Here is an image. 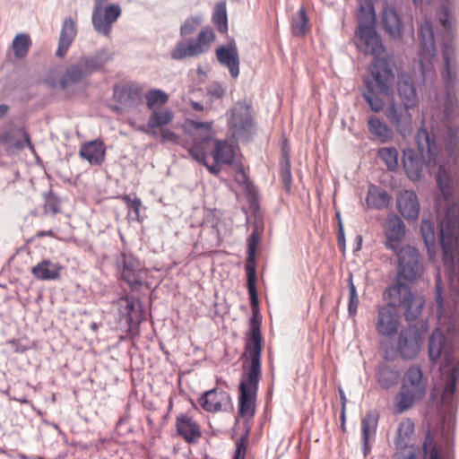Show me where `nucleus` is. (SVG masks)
I'll list each match as a JSON object with an SVG mask.
<instances>
[{
    "label": "nucleus",
    "mask_w": 459,
    "mask_h": 459,
    "mask_svg": "<svg viewBox=\"0 0 459 459\" xmlns=\"http://www.w3.org/2000/svg\"><path fill=\"white\" fill-rule=\"evenodd\" d=\"M437 180L443 195V201L437 203V219L440 232L444 261L448 274L449 299L454 303L455 310H459V257L456 247L459 239V205L449 201L456 188L454 170L446 165H440Z\"/></svg>",
    "instance_id": "f257e3e1"
},
{
    "label": "nucleus",
    "mask_w": 459,
    "mask_h": 459,
    "mask_svg": "<svg viewBox=\"0 0 459 459\" xmlns=\"http://www.w3.org/2000/svg\"><path fill=\"white\" fill-rule=\"evenodd\" d=\"M185 133L187 138L185 146L190 156L204 165L212 175H219L221 164H231L236 152L226 140L213 138L212 123L189 120L186 123Z\"/></svg>",
    "instance_id": "f03ea898"
},
{
    "label": "nucleus",
    "mask_w": 459,
    "mask_h": 459,
    "mask_svg": "<svg viewBox=\"0 0 459 459\" xmlns=\"http://www.w3.org/2000/svg\"><path fill=\"white\" fill-rule=\"evenodd\" d=\"M420 96L411 74L398 75L395 95L386 103L385 115L397 133L405 137L412 132V113L418 108Z\"/></svg>",
    "instance_id": "7ed1b4c3"
},
{
    "label": "nucleus",
    "mask_w": 459,
    "mask_h": 459,
    "mask_svg": "<svg viewBox=\"0 0 459 459\" xmlns=\"http://www.w3.org/2000/svg\"><path fill=\"white\" fill-rule=\"evenodd\" d=\"M261 342L259 322L254 317L250 325V338L246 344L250 365L239 385V415L243 418H252L255 414V396L261 377Z\"/></svg>",
    "instance_id": "20e7f679"
},
{
    "label": "nucleus",
    "mask_w": 459,
    "mask_h": 459,
    "mask_svg": "<svg viewBox=\"0 0 459 459\" xmlns=\"http://www.w3.org/2000/svg\"><path fill=\"white\" fill-rule=\"evenodd\" d=\"M401 379L402 385L393 401L394 414H403L423 400L428 388V378L418 365L409 367Z\"/></svg>",
    "instance_id": "39448f33"
},
{
    "label": "nucleus",
    "mask_w": 459,
    "mask_h": 459,
    "mask_svg": "<svg viewBox=\"0 0 459 459\" xmlns=\"http://www.w3.org/2000/svg\"><path fill=\"white\" fill-rule=\"evenodd\" d=\"M398 259V275L407 281H413L423 274V257L412 246H403L394 252Z\"/></svg>",
    "instance_id": "423d86ee"
},
{
    "label": "nucleus",
    "mask_w": 459,
    "mask_h": 459,
    "mask_svg": "<svg viewBox=\"0 0 459 459\" xmlns=\"http://www.w3.org/2000/svg\"><path fill=\"white\" fill-rule=\"evenodd\" d=\"M215 39V33L212 28H203L196 39L182 40L177 43L171 53L175 60L194 57L207 52Z\"/></svg>",
    "instance_id": "0eeeda50"
},
{
    "label": "nucleus",
    "mask_w": 459,
    "mask_h": 459,
    "mask_svg": "<svg viewBox=\"0 0 459 459\" xmlns=\"http://www.w3.org/2000/svg\"><path fill=\"white\" fill-rule=\"evenodd\" d=\"M389 295L394 302L403 307V315L407 321L418 318L425 306L424 298L412 294L410 288L404 283L399 282L391 287Z\"/></svg>",
    "instance_id": "6e6552de"
},
{
    "label": "nucleus",
    "mask_w": 459,
    "mask_h": 459,
    "mask_svg": "<svg viewBox=\"0 0 459 459\" xmlns=\"http://www.w3.org/2000/svg\"><path fill=\"white\" fill-rule=\"evenodd\" d=\"M422 337L415 325L403 328L394 342L393 348L396 354L404 360L413 359L420 351Z\"/></svg>",
    "instance_id": "1a4fd4ad"
},
{
    "label": "nucleus",
    "mask_w": 459,
    "mask_h": 459,
    "mask_svg": "<svg viewBox=\"0 0 459 459\" xmlns=\"http://www.w3.org/2000/svg\"><path fill=\"white\" fill-rule=\"evenodd\" d=\"M375 22L360 21L355 32V44L361 51L377 57L385 51L380 36L377 34Z\"/></svg>",
    "instance_id": "9d476101"
},
{
    "label": "nucleus",
    "mask_w": 459,
    "mask_h": 459,
    "mask_svg": "<svg viewBox=\"0 0 459 459\" xmlns=\"http://www.w3.org/2000/svg\"><path fill=\"white\" fill-rule=\"evenodd\" d=\"M229 126L236 140L247 139L254 130L250 107L246 103H236L230 110Z\"/></svg>",
    "instance_id": "9b49d317"
},
{
    "label": "nucleus",
    "mask_w": 459,
    "mask_h": 459,
    "mask_svg": "<svg viewBox=\"0 0 459 459\" xmlns=\"http://www.w3.org/2000/svg\"><path fill=\"white\" fill-rule=\"evenodd\" d=\"M369 72L371 79L366 81L368 90H377L380 93L388 94L394 81L390 64L383 58L375 57Z\"/></svg>",
    "instance_id": "f8f14e48"
},
{
    "label": "nucleus",
    "mask_w": 459,
    "mask_h": 459,
    "mask_svg": "<svg viewBox=\"0 0 459 459\" xmlns=\"http://www.w3.org/2000/svg\"><path fill=\"white\" fill-rule=\"evenodd\" d=\"M94 3L91 22L94 30L103 35L108 36L112 24L121 16L122 9L118 4Z\"/></svg>",
    "instance_id": "ddd939ff"
},
{
    "label": "nucleus",
    "mask_w": 459,
    "mask_h": 459,
    "mask_svg": "<svg viewBox=\"0 0 459 459\" xmlns=\"http://www.w3.org/2000/svg\"><path fill=\"white\" fill-rule=\"evenodd\" d=\"M436 18L442 26L443 29V42H442V52L445 61V70L443 72V77L446 81L447 84L453 85L454 83V74L452 71V57H453V47L450 41L451 39V22L449 21L448 11L445 6H442L437 11Z\"/></svg>",
    "instance_id": "4468645a"
},
{
    "label": "nucleus",
    "mask_w": 459,
    "mask_h": 459,
    "mask_svg": "<svg viewBox=\"0 0 459 459\" xmlns=\"http://www.w3.org/2000/svg\"><path fill=\"white\" fill-rule=\"evenodd\" d=\"M121 278L132 290H138L146 278V270L141 262L130 254H123L118 260Z\"/></svg>",
    "instance_id": "2eb2a0df"
},
{
    "label": "nucleus",
    "mask_w": 459,
    "mask_h": 459,
    "mask_svg": "<svg viewBox=\"0 0 459 459\" xmlns=\"http://www.w3.org/2000/svg\"><path fill=\"white\" fill-rule=\"evenodd\" d=\"M198 403L208 412L228 411L233 408L230 395L220 388L203 393Z\"/></svg>",
    "instance_id": "dca6fc26"
},
{
    "label": "nucleus",
    "mask_w": 459,
    "mask_h": 459,
    "mask_svg": "<svg viewBox=\"0 0 459 459\" xmlns=\"http://www.w3.org/2000/svg\"><path fill=\"white\" fill-rule=\"evenodd\" d=\"M400 316L395 306L389 304L378 309L377 331L382 336H391L398 330Z\"/></svg>",
    "instance_id": "f3484780"
},
{
    "label": "nucleus",
    "mask_w": 459,
    "mask_h": 459,
    "mask_svg": "<svg viewBox=\"0 0 459 459\" xmlns=\"http://www.w3.org/2000/svg\"><path fill=\"white\" fill-rule=\"evenodd\" d=\"M259 243V237L255 232H253L248 239V263L246 266L247 275V290L250 297L251 306L253 308L258 306V299L256 292V273L255 267L252 264L255 259L256 246Z\"/></svg>",
    "instance_id": "a211bd4d"
},
{
    "label": "nucleus",
    "mask_w": 459,
    "mask_h": 459,
    "mask_svg": "<svg viewBox=\"0 0 459 459\" xmlns=\"http://www.w3.org/2000/svg\"><path fill=\"white\" fill-rule=\"evenodd\" d=\"M405 235V225L397 215H390L385 225V247L395 252L401 247V241Z\"/></svg>",
    "instance_id": "6ab92c4d"
},
{
    "label": "nucleus",
    "mask_w": 459,
    "mask_h": 459,
    "mask_svg": "<svg viewBox=\"0 0 459 459\" xmlns=\"http://www.w3.org/2000/svg\"><path fill=\"white\" fill-rule=\"evenodd\" d=\"M215 54L219 63L229 69L233 78H237L239 74V56L235 42L230 41L227 45L220 46Z\"/></svg>",
    "instance_id": "aec40b11"
},
{
    "label": "nucleus",
    "mask_w": 459,
    "mask_h": 459,
    "mask_svg": "<svg viewBox=\"0 0 459 459\" xmlns=\"http://www.w3.org/2000/svg\"><path fill=\"white\" fill-rule=\"evenodd\" d=\"M118 311L129 325H138L143 318L140 300L134 297H124L118 300Z\"/></svg>",
    "instance_id": "412c9836"
},
{
    "label": "nucleus",
    "mask_w": 459,
    "mask_h": 459,
    "mask_svg": "<svg viewBox=\"0 0 459 459\" xmlns=\"http://www.w3.org/2000/svg\"><path fill=\"white\" fill-rule=\"evenodd\" d=\"M421 50L420 53V66L423 69V63L430 60L436 56V45L434 32L431 23L425 21L420 28Z\"/></svg>",
    "instance_id": "4be33fe9"
},
{
    "label": "nucleus",
    "mask_w": 459,
    "mask_h": 459,
    "mask_svg": "<svg viewBox=\"0 0 459 459\" xmlns=\"http://www.w3.org/2000/svg\"><path fill=\"white\" fill-rule=\"evenodd\" d=\"M64 266L50 259H43L31 268V274L39 281H56L61 278Z\"/></svg>",
    "instance_id": "5701e85b"
},
{
    "label": "nucleus",
    "mask_w": 459,
    "mask_h": 459,
    "mask_svg": "<svg viewBox=\"0 0 459 459\" xmlns=\"http://www.w3.org/2000/svg\"><path fill=\"white\" fill-rule=\"evenodd\" d=\"M418 149L421 158L428 166L436 165L437 160V147L435 142L430 140L426 129L420 128L416 135Z\"/></svg>",
    "instance_id": "b1692460"
},
{
    "label": "nucleus",
    "mask_w": 459,
    "mask_h": 459,
    "mask_svg": "<svg viewBox=\"0 0 459 459\" xmlns=\"http://www.w3.org/2000/svg\"><path fill=\"white\" fill-rule=\"evenodd\" d=\"M445 362L440 367L443 375L448 374L449 378L443 392L442 399L447 401L453 397L455 393V379L459 372V364L455 358H451L445 352Z\"/></svg>",
    "instance_id": "393cba45"
},
{
    "label": "nucleus",
    "mask_w": 459,
    "mask_h": 459,
    "mask_svg": "<svg viewBox=\"0 0 459 459\" xmlns=\"http://www.w3.org/2000/svg\"><path fill=\"white\" fill-rule=\"evenodd\" d=\"M397 206L402 215L408 220H415L420 213V204L413 191L405 190L397 197Z\"/></svg>",
    "instance_id": "a878e982"
},
{
    "label": "nucleus",
    "mask_w": 459,
    "mask_h": 459,
    "mask_svg": "<svg viewBox=\"0 0 459 459\" xmlns=\"http://www.w3.org/2000/svg\"><path fill=\"white\" fill-rule=\"evenodd\" d=\"M376 378L382 389L389 390L398 385L401 375L396 368L386 363H380L376 369Z\"/></svg>",
    "instance_id": "bb28decb"
},
{
    "label": "nucleus",
    "mask_w": 459,
    "mask_h": 459,
    "mask_svg": "<svg viewBox=\"0 0 459 459\" xmlns=\"http://www.w3.org/2000/svg\"><path fill=\"white\" fill-rule=\"evenodd\" d=\"M106 148L102 141L93 140L83 143L80 149V156L91 165H100L105 159Z\"/></svg>",
    "instance_id": "cd10ccee"
},
{
    "label": "nucleus",
    "mask_w": 459,
    "mask_h": 459,
    "mask_svg": "<svg viewBox=\"0 0 459 459\" xmlns=\"http://www.w3.org/2000/svg\"><path fill=\"white\" fill-rule=\"evenodd\" d=\"M76 24L74 19L72 17L65 18L60 31L58 48L56 52L57 56L63 57L66 54L76 36Z\"/></svg>",
    "instance_id": "c85d7f7f"
},
{
    "label": "nucleus",
    "mask_w": 459,
    "mask_h": 459,
    "mask_svg": "<svg viewBox=\"0 0 459 459\" xmlns=\"http://www.w3.org/2000/svg\"><path fill=\"white\" fill-rule=\"evenodd\" d=\"M382 22L385 32L393 39H399L402 37V22L397 12L386 6L382 13Z\"/></svg>",
    "instance_id": "c756f323"
},
{
    "label": "nucleus",
    "mask_w": 459,
    "mask_h": 459,
    "mask_svg": "<svg viewBox=\"0 0 459 459\" xmlns=\"http://www.w3.org/2000/svg\"><path fill=\"white\" fill-rule=\"evenodd\" d=\"M368 128L369 133L382 143H388L394 138L392 128L376 116H370L368 118Z\"/></svg>",
    "instance_id": "7c9ffc66"
},
{
    "label": "nucleus",
    "mask_w": 459,
    "mask_h": 459,
    "mask_svg": "<svg viewBox=\"0 0 459 459\" xmlns=\"http://www.w3.org/2000/svg\"><path fill=\"white\" fill-rule=\"evenodd\" d=\"M84 67L90 74L101 70L105 65L113 59L112 54L105 48L100 49L93 55L82 56Z\"/></svg>",
    "instance_id": "2f4dec72"
},
{
    "label": "nucleus",
    "mask_w": 459,
    "mask_h": 459,
    "mask_svg": "<svg viewBox=\"0 0 459 459\" xmlns=\"http://www.w3.org/2000/svg\"><path fill=\"white\" fill-rule=\"evenodd\" d=\"M173 117V113L168 108L154 109L148 119V126L151 128L152 136L158 138V131L170 124Z\"/></svg>",
    "instance_id": "473e14b6"
},
{
    "label": "nucleus",
    "mask_w": 459,
    "mask_h": 459,
    "mask_svg": "<svg viewBox=\"0 0 459 459\" xmlns=\"http://www.w3.org/2000/svg\"><path fill=\"white\" fill-rule=\"evenodd\" d=\"M413 432L414 424L410 419H404L400 422L394 439V445L397 450L414 448L410 446Z\"/></svg>",
    "instance_id": "72a5a7b5"
},
{
    "label": "nucleus",
    "mask_w": 459,
    "mask_h": 459,
    "mask_svg": "<svg viewBox=\"0 0 459 459\" xmlns=\"http://www.w3.org/2000/svg\"><path fill=\"white\" fill-rule=\"evenodd\" d=\"M177 429L178 434L187 442H194L201 436L197 423L190 417L183 415L178 418Z\"/></svg>",
    "instance_id": "f704fd0d"
},
{
    "label": "nucleus",
    "mask_w": 459,
    "mask_h": 459,
    "mask_svg": "<svg viewBox=\"0 0 459 459\" xmlns=\"http://www.w3.org/2000/svg\"><path fill=\"white\" fill-rule=\"evenodd\" d=\"M113 95L117 101L128 107L136 105L142 98L139 90L131 85L115 87Z\"/></svg>",
    "instance_id": "c9c22d12"
},
{
    "label": "nucleus",
    "mask_w": 459,
    "mask_h": 459,
    "mask_svg": "<svg viewBox=\"0 0 459 459\" xmlns=\"http://www.w3.org/2000/svg\"><path fill=\"white\" fill-rule=\"evenodd\" d=\"M390 198L388 194L381 190L379 187L370 185L368 186L366 203L368 208L381 210L385 208L389 204Z\"/></svg>",
    "instance_id": "e433bc0d"
},
{
    "label": "nucleus",
    "mask_w": 459,
    "mask_h": 459,
    "mask_svg": "<svg viewBox=\"0 0 459 459\" xmlns=\"http://www.w3.org/2000/svg\"><path fill=\"white\" fill-rule=\"evenodd\" d=\"M88 75H90V73L86 71L82 59H80L76 65L70 66L66 70L61 79L60 85L63 89H65L69 84L76 83Z\"/></svg>",
    "instance_id": "4c0bfd02"
},
{
    "label": "nucleus",
    "mask_w": 459,
    "mask_h": 459,
    "mask_svg": "<svg viewBox=\"0 0 459 459\" xmlns=\"http://www.w3.org/2000/svg\"><path fill=\"white\" fill-rule=\"evenodd\" d=\"M403 168L408 177L413 181L419 180L421 176V162L417 159L411 150H406L403 152Z\"/></svg>",
    "instance_id": "58836bf2"
},
{
    "label": "nucleus",
    "mask_w": 459,
    "mask_h": 459,
    "mask_svg": "<svg viewBox=\"0 0 459 459\" xmlns=\"http://www.w3.org/2000/svg\"><path fill=\"white\" fill-rule=\"evenodd\" d=\"M5 141L17 150H22L25 146L33 150L30 138L23 128H14L5 134Z\"/></svg>",
    "instance_id": "ea45409f"
},
{
    "label": "nucleus",
    "mask_w": 459,
    "mask_h": 459,
    "mask_svg": "<svg viewBox=\"0 0 459 459\" xmlns=\"http://www.w3.org/2000/svg\"><path fill=\"white\" fill-rule=\"evenodd\" d=\"M445 343V336L439 330H435L429 341V359L435 364L441 356Z\"/></svg>",
    "instance_id": "a19ab883"
},
{
    "label": "nucleus",
    "mask_w": 459,
    "mask_h": 459,
    "mask_svg": "<svg viewBox=\"0 0 459 459\" xmlns=\"http://www.w3.org/2000/svg\"><path fill=\"white\" fill-rule=\"evenodd\" d=\"M420 230L428 253L432 256L435 254V230L433 223L429 221L423 220Z\"/></svg>",
    "instance_id": "79ce46f5"
},
{
    "label": "nucleus",
    "mask_w": 459,
    "mask_h": 459,
    "mask_svg": "<svg viewBox=\"0 0 459 459\" xmlns=\"http://www.w3.org/2000/svg\"><path fill=\"white\" fill-rule=\"evenodd\" d=\"M31 45L30 38L26 33H20L13 39L12 47L17 58H23Z\"/></svg>",
    "instance_id": "37998d69"
},
{
    "label": "nucleus",
    "mask_w": 459,
    "mask_h": 459,
    "mask_svg": "<svg viewBox=\"0 0 459 459\" xmlns=\"http://www.w3.org/2000/svg\"><path fill=\"white\" fill-rule=\"evenodd\" d=\"M378 157L386 165L389 170L398 168V151L394 147H385L378 151Z\"/></svg>",
    "instance_id": "c03bdc74"
},
{
    "label": "nucleus",
    "mask_w": 459,
    "mask_h": 459,
    "mask_svg": "<svg viewBox=\"0 0 459 459\" xmlns=\"http://www.w3.org/2000/svg\"><path fill=\"white\" fill-rule=\"evenodd\" d=\"M377 428V419L370 413L367 414L361 420L362 439L364 443V453L368 450V442Z\"/></svg>",
    "instance_id": "a18cd8bd"
},
{
    "label": "nucleus",
    "mask_w": 459,
    "mask_h": 459,
    "mask_svg": "<svg viewBox=\"0 0 459 459\" xmlns=\"http://www.w3.org/2000/svg\"><path fill=\"white\" fill-rule=\"evenodd\" d=\"M422 449L424 454V459H450L448 457H444L440 454V451L437 448L434 437H432V434L429 430L427 432V435L425 437Z\"/></svg>",
    "instance_id": "49530a36"
},
{
    "label": "nucleus",
    "mask_w": 459,
    "mask_h": 459,
    "mask_svg": "<svg viewBox=\"0 0 459 459\" xmlns=\"http://www.w3.org/2000/svg\"><path fill=\"white\" fill-rule=\"evenodd\" d=\"M308 18L304 8H300L293 16L291 28L296 36H303L307 30Z\"/></svg>",
    "instance_id": "de8ad7c7"
},
{
    "label": "nucleus",
    "mask_w": 459,
    "mask_h": 459,
    "mask_svg": "<svg viewBox=\"0 0 459 459\" xmlns=\"http://www.w3.org/2000/svg\"><path fill=\"white\" fill-rule=\"evenodd\" d=\"M212 21L220 32L225 33L228 30L227 12L224 3H219L215 6Z\"/></svg>",
    "instance_id": "09e8293b"
},
{
    "label": "nucleus",
    "mask_w": 459,
    "mask_h": 459,
    "mask_svg": "<svg viewBox=\"0 0 459 459\" xmlns=\"http://www.w3.org/2000/svg\"><path fill=\"white\" fill-rule=\"evenodd\" d=\"M359 2V17L358 20L368 21V22H375L376 15L372 0H358Z\"/></svg>",
    "instance_id": "8fccbe9b"
},
{
    "label": "nucleus",
    "mask_w": 459,
    "mask_h": 459,
    "mask_svg": "<svg viewBox=\"0 0 459 459\" xmlns=\"http://www.w3.org/2000/svg\"><path fill=\"white\" fill-rule=\"evenodd\" d=\"M281 178L282 184L284 186V188L287 191H290L291 188L292 184V176H291V169H290V162L289 156L287 153H283L281 160Z\"/></svg>",
    "instance_id": "3c124183"
},
{
    "label": "nucleus",
    "mask_w": 459,
    "mask_h": 459,
    "mask_svg": "<svg viewBox=\"0 0 459 459\" xmlns=\"http://www.w3.org/2000/svg\"><path fill=\"white\" fill-rule=\"evenodd\" d=\"M122 200L125 202L127 208L131 210L128 216L131 217L132 220L140 221V209L142 207V201L135 195L132 197L131 195H126L122 196Z\"/></svg>",
    "instance_id": "603ef678"
},
{
    "label": "nucleus",
    "mask_w": 459,
    "mask_h": 459,
    "mask_svg": "<svg viewBox=\"0 0 459 459\" xmlns=\"http://www.w3.org/2000/svg\"><path fill=\"white\" fill-rule=\"evenodd\" d=\"M147 100V107L150 109H154L158 106H161L168 101V96L166 93L160 90H152L145 94Z\"/></svg>",
    "instance_id": "864d4df0"
},
{
    "label": "nucleus",
    "mask_w": 459,
    "mask_h": 459,
    "mask_svg": "<svg viewBox=\"0 0 459 459\" xmlns=\"http://www.w3.org/2000/svg\"><path fill=\"white\" fill-rule=\"evenodd\" d=\"M375 90H368L367 92L363 93L365 101L368 104L370 109L376 113L382 111L385 108V102L382 98L377 96Z\"/></svg>",
    "instance_id": "5fc2aeb1"
},
{
    "label": "nucleus",
    "mask_w": 459,
    "mask_h": 459,
    "mask_svg": "<svg viewBox=\"0 0 459 459\" xmlns=\"http://www.w3.org/2000/svg\"><path fill=\"white\" fill-rule=\"evenodd\" d=\"M203 17L200 15L190 17L186 19L180 28V35L186 37L193 34L197 28L201 25Z\"/></svg>",
    "instance_id": "6e6d98bb"
},
{
    "label": "nucleus",
    "mask_w": 459,
    "mask_h": 459,
    "mask_svg": "<svg viewBox=\"0 0 459 459\" xmlns=\"http://www.w3.org/2000/svg\"><path fill=\"white\" fill-rule=\"evenodd\" d=\"M436 302L437 305V314L439 321L446 320V317L451 316V312H447L445 308L442 293H441V286H440V275L437 274V290H436Z\"/></svg>",
    "instance_id": "4d7b16f0"
},
{
    "label": "nucleus",
    "mask_w": 459,
    "mask_h": 459,
    "mask_svg": "<svg viewBox=\"0 0 459 459\" xmlns=\"http://www.w3.org/2000/svg\"><path fill=\"white\" fill-rule=\"evenodd\" d=\"M349 289H350V299L348 305V312L351 316H355L359 306V297L357 294L356 288L353 283L352 275H350L348 279Z\"/></svg>",
    "instance_id": "13d9d810"
},
{
    "label": "nucleus",
    "mask_w": 459,
    "mask_h": 459,
    "mask_svg": "<svg viewBox=\"0 0 459 459\" xmlns=\"http://www.w3.org/2000/svg\"><path fill=\"white\" fill-rule=\"evenodd\" d=\"M249 426L247 424L246 434L238 440L236 445V451L234 459H245L247 446V434L249 432Z\"/></svg>",
    "instance_id": "bf43d9fd"
},
{
    "label": "nucleus",
    "mask_w": 459,
    "mask_h": 459,
    "mask_svg": "<svg viewBox=\"0 0 459 459\" xmlns=\"http://www.w3.org/2000/svg\"><path fill=\"white\" fill-rule=\"evenodd\" d=\"M158 132L159 136L157 139H160L161 143H170L174 144L179 143V136L176 134L174 132L169 130L168 128H160V130H159Z\"/></svg>",
    "instance_id": "052dcab7"
},
{
    "label": "nucleus",
    "mask_w": 459,
    "mask_h": 459,
    "mask_svg": "<svg viewBox=\"0 0 459 459\" xmlns=\"http://www.w3.org/2000/svg\"><path fill=\"white\" fill-rule=\"evenodd\" d=\"M455 115L450 114L448 109L446 108L445 115L443 117V125L445 127L447 128L448 134L450 137H455L456 131H457V128L455 126V122L453 121V120H455Z\"/></svg>",
    "instance_id": "680f3d73"
},
{
    "label": "nucleus",
    "mask_w": 459,
    "mask_h": 459,
    "mask_svg": "<svg viewBox=\"0 0 459 459\" xmlns=\"http://www.w3.org/2000/svg\"><path fill=\"white\" fill-rule=\"evenodd\" d=\"M59 203L55 196H48L45 202V211L54 214L59 212Z\"/></svg>",
    "instance_id": "e2e57ef3"
},
{
    "label": "nucleus",
    "mask_w": 459,
    "mask_h": 459,
    "mask_svg": "<svg viewBox=\"0 0 459 459\" xmlns=\"http://www.w3.org/2000/svg\"><path fill=\"white\" fill-rule=\"evenodd\" d=\"M415 458V449H406V450H397L395 453L394 459H414Z\"/></svg>",
    "instance_id": "0e129e2a"
},
{
    "label": "nucleus",
    "mask_w": 459,
    "mask_h": 459,
    "mask_svg": "<svg viewBox=\"0 0 459 459\" xmlns=\"http://www.w3.org/2000/svg\"><path fill=\"white\" fill-rule=\"evenodd\" d=\"M235 178L239 184H243V185L247 184V175L244 171V169L242 167H239L238 169Z\"/></svg>",
    "instance_id": "69168bd1"
},
{
    "label": "nucleus",
    "mask_w": 459,
    "mask_h": 459,
    "mask_svg": "<svg viewBox=\"0 0 459 459\" xmlns=\"http://www.w3.org/2000/svg\"><path fill=\"white\" fill-rule=\"evenodd\" d=\"M225 93V89L221 86L215 87L212 91H211V94L216 96L217 98H222Z\"/></svg>",
    "instance_id": "338daca9"
},
{
    "label": "nucleus",
    "mask_w": 459,
    "mask_h": 459,
    "mask_svg": "<svg viewBox=\"0 0 459 459\" xmlns=\"http://www.w3.org/2000/svg\"><path fill=\"white\" fill-rule=\"evenodd\" d=\"M9 106L6 104L0 105V119L3 118L8 112Z\"/></svg>",
    "instance_id": "774afa93"
}]
</instances>
